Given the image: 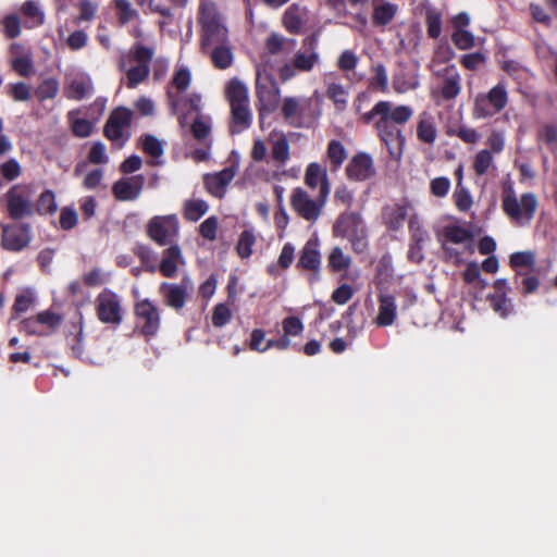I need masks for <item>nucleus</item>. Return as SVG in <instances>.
Here are the masks:
<instances>
[{
    "mask_svg": "<svg viewBox=\"0 0 557 557\" xmlns=\"http://www.w3.org/2000/svg\"><path fill=\"white\" fill-rule=\"evenodd\" d=\"M454 199L458 210L463 212L469 211L473 205L470 191L463 187L461 183L457 184V187L454 191Z\"/></svg>",
    "mask_w": 557,
    "mask_h": 557,
    "instance_id": "obj_54",
    "label": "nucleus"
},
{
    "mask_svg": "<svg viewBox=\"0 0 557 557\" xmlns=\"http://www.w3.org/2000/svg\"><path fill=\"white\" fill-rule=\"evenodd\" d=\"M191 82L190 71L186 66L176 67L171 79V85L168 88V100L173 112H178L181 109L180 94L187 90Z\"/></svg>",
    "mask_w": 557,
    "mask_h": 557,
    "instance_id": "obj_18",
    "label": "nucleus"
},
{
    "mask_svg": "<svg viewBox=\"0 0 557 557\" xmlns=\"http://www.w3.org/2000/svg\"><path fill=\"white\" fill-rule=\"evenodd\" d=\"M87 161L91 164H107L109 162L106 147L101 141H95L91 144L87 154Z\"/></svg>",
    "mask_w": 557,
    "mask_h": 557,
    "instance_id": "obj_57",
    "label": "nucleus"
},
{
    "mask_svg": "<svg viewBox=\"0 0 557 557\" xmlns=\"http://www.w3.org/2000/svg\"><path fill=\"white\" fill-rule=\"evenodd\" d=\"M358 57L351 50H344L337 59V67L343 72L354 71L358 65Z\"/></svg>",
    "mask_w": 557,
    "mask_h": 557,
    "instance_id": "obj_61",
    "label": "nucleus"
},
{
    "mask_svg": "<svg viewBox=\"0 0 557 557\" xmlns=\"http://www.w3.org/2000/svg\"><path fill=\"white\" fill-rule=\"evenodd\" d=\"M133 112L126 107L114 109L104 125V135L117 147H123L131 137Z\"/></svg>",
    "mask_w": 557,
    "mask_h": 557,
    "instance_id": "obj_11",
    "label": "nucleus"
},
{
    "mask_svg": "<svg viewBox=\"0 0 557 557\" xmlns=\"http://www.w3.org/2000/svg\"><path fill=\"white\" fill-rule=\"evenodd\" d=\"M205 53L209 54L214 66L220 70H225L233 64V52L225 44L213 45Z\"/></svg>",
    "mask_w": 557,
    "mask_h": 557,
    "instance_id": "obj_36",
    "label": "nucleus"
},
{
    "mask_svg": "<svg viewBox=\"0 0 557 557\" xmlns=\"http://www.w3.org/2000/svg\"><path fill=\"white\" fill-rule=\"evenodd\" d=\"M455 58V51L446 44L441 42L435 47L432 60L428 64V69L433 75L441 74L450 66V61Z\"/></svg>",
    "mask_w": 557,
    "mask_h": 557,
    "instance_id": "obj_27",
    "label": "nucleus"
},
{
    "mask_svg": "<svg viewBox=\"0 0 557 557\" xmlns=\"http://www.w3.org/2000/svg\"><path fill=\"white\" fill-rule=\"evenodd\" d=\"M425 22L429 36L432 38H437L442 33L441 12L433 8H429L426 10Z\"/></svg>",
    "mask_w": 557,
    "mask_h": 557,
    "instance_id": "obj_51",
    "label": "nucleus"
},
{
    "mask_svg": "<svg viewBox=\"0 0 557 557\" xmlns=\"http://www.w3.org/2000/svg\"><path fill=\"white\" fill-rule=\"evenodd\" d=\"M438 79L431 87V96L436 103L456 99L461 91V77L455 64H450L446 72L433 75Z\"/></svg>",
    "mask_w": 557,
    "mask_h": 557,
    "instance_id": "obj_14",
    "label": "nucleus"
},
{
    "mask_svg": "<svg viewBox=\"0 0 557 557\" xmlns=\"http://www.w3.org/2000/svg\"><path fill=\"white\" fill-rule=\"evenodd\" d=\"M333 235L347 239L357 253L368 248L367 226L360 213L346 211L339 214L333 225Z\"/></svg>",
    "mask_w": 557,
    "mask_h": 557,
    "instance_id": "obj_7",
    "label": "nucleus"
},
{
    "mask_svg": "<svg viewBox=\"0 0 557 557\" xmlns=\"http://www.w3.org/2000/svg\"><path fill=\"white\" fill-rule=\"evenodd\" d=\"M249 347L251 350L258 352H265L270 349V347H268V341H265V332L263 330L255 329L251 332Z\"/></svg>",
    "mask_w": 557,
    "mask_h": 557,
    "instance_id": "obj_62",
    "label": "nucleus"
},
{
    "mask_svg": "<svg viewBox=\"0 0 557 557\" xmlns=\"http://www.w3.org/2000/svg\"><path fill=\"white\" fill-rule=\"evenodd\" d=\"M509 264L518 274H521L522 269L533 271L535 265V256L532 251L515 252L510 256Z\"/></svg>",
    "mask_w": 557,
    "mask_h": 557,
    "instance_id": "obj_43",
    "label": "nucleus"
},
{
    "mask_svg": "<svg viewBox=\"0 0 557 557\" xmlns=\"http://www.w3.org/2000/svg\"><path fill=\"white\" fill-rule=\"evenodd\" d=\"M297 41L293 38H286L277 34L269 36L265 47L269 53L277 54L283 51H292L296 47Z\"/></svg>",
    "mask_w": 557,
    "mask_h": 557,
    "instance_id": "obj_41",
    "label": "nucleus"
},
{
    "mask_svg": "<svg viewBox=\"0 0 557 557\" xmlns=\"http://www.w3.org/2000/svg\"><path fill=\"white\" fill-rule=\"evenodd\" d=\"M114 9L116 10L117 20L122 25L138 20L139 13L133 8L128 0H114Z\"/></svg>",
    "mask_w": 557,
    "mask_h": 557,
    "instance_id": "obj_45",
    "label": "nucleus"
},
{
    "mask_svg": "<svg viewBox=\"0 0 557 557\" xmlns=\"http://www.w3.org/2000/svg\"><path fill=\"white\" fill-rule=\"evenodd\" d=\"M444 249L450 256H455V262L458 263L460 261L459 252L456 251L451 245H461L465 250L472 251V235L471 233L461 226L450 225L445 227L444 231Z\"/></svg>",
    "mask_w": 557,
    "mask_h": 557,
    "instance_id": "obj_17",
    "label": "nucleus"
},
{
    "mask_svg": "<svg viewBox=\"0 0 557 557\" xmlns=\"http://www.w3.org/2000/svg\"><path fill=\"white\" fill-rule=\"evenodd\" d=\"M271 158L274 163L285 165L290 159V146L287 135L282 131H273L270 135Z\"/></svg>",
    "mask_w": 557,
    "mask_h": 557,
    "instance_id": "obj_25",
    "label": "nucleus"
},
{
    "mask_svg": "<svg viewBox=\"0 0 557 557\" xmlns=\"http://www.w3.org/2000/svg\"><path fill=\"white\" fill-rule=\"evenodd\" d=\"M95 310L98 320L104 324L117 326L123 321L122 298L111 289L104 288L97 295Z\"/></svg>",
    "mask_w": 557,
    "mask_h": 557,
    "instance_id": "obj_9",
    "label": "nucleus"
},
{
    "mask_svg": "<svg viewBox=\"0 0 557 557\" xmlns=\"http://www.w3.org/2000/svg\"><path fill=\"white\" fill-rule=\"evenodd\" d=\"M3 32L9 38H16L21 34V21L15 14L8 15L3 18Z\"/></svg>",
    "mask_w": 557,
    "mask_h": 557,
    "instance_id": "obj_64",
    "label": "nucleus"
},
{
    "mask_svg": "<svg viewBox=\"0 0 557 557\" xmlns=\"http://www.w3.org/2000/svg\"><path fill=\"white\" fill-rule=\"evenodd\" d=\"M199 22L202 28L201 50L207 52L213 45L225 44L227 40V28L219 13L214 2L203 0L199 8Z\"/></svg>",
    "mask_w": 557,
    "mask_h": 557,
    "instance_id": "obj_6",
    "label": "nucleus"
},
{
    "mask_svg": "<svg viewBox=\"0 0 557 557\" xmlns=\"http://www.w3.org/2000/svg\"><path fill=\"white\" fill-rule=\"evenodd\" d=\"M20 13L24 17L26 28H37L45 23L46 14L39 2L27 0L20 7Z\"/></svg>",
    "mask_w": 557,
    "mask_h": 557,
    "instance_id": "obj_28",
    "label": "nucleus"
},
{
    "mask_svg": "<svg viewBox=\"0 0 557 557\" xmlns=\"http://www.w3.org/2000/svg\"><path fill=\"white\" fill-rule=\"evenodd\" d=\"M396 14V7L384 0H373V22L377 25L388 24Z\"/></svg>",
    "mask_w": 557,
    "mask_h": 557,
    "instance_id": "obj_39",
    "label": "nucleus"
},
{
    "mask_svg": "<svg viewBox=\"0 0 557 557\" xmlns=\"http://www.w3.org/2000/svg\"><path fill=\"white\" fill-rule=\"evenodd\" d=\"M231 107L232 114V133H240L248 128L252 121V114L249 102L233 104Z\"/></svg>",
    "mask_w": 557,
    "mask_h": 557,
    "instance_id": "obj_31",
    "label": "nucleus"
},
{
    "mask_svg": "<svg viewBox=\"0 0 557 557\" xmlns=\"http://www.w3.org/2000/svg\"><path fill=\"white\" fill-rule=\"evenodd\" d=\"M327 198H323L319 194L311 197L308 191L301 187H296L290 194L292 209L304 220L314 223L320 218Z\"/></svg>",
    "mask_w": 557,
    "mask_h": 557,
    "instance_id": "obj_10",
    "label": "nucleus"
},
{
    "mask_svg": "<svg viewBox=\"0 0 557 557\" xmlns=\"http://www.w3.org/2000/svg\"><path fill=\"white\" fill-rule=\"evenodd\" d=\"M83 314L77 313L74 321L67 325L66 339L73 354L79 357L83 352Z\"/></svg>",
    "mask_w": 557,
    "mask_h": 557,
    "instance_id": "obj_34",
    "label": "nucleus"
},
{
    "mask_svg": "<svg viewBox=\"0 0 557 557\" xmlns=\"http://www.w3.org/2000/svg\"><path fill=\"white\" fill-rule=\"evenodd\" d=\"M91 94L92 82L90 77L85 74L73 76L64 88V95L69 99L82 100Z\"/></svg>",
    "mask_w": 557,
    "mask_h": 557,
    "instance_id": "obj_26",
    "label": "nucleus"
},
{
    "mask_svg": "<svg viewBox=\"0 0 557 557\" xmlns=\"http://www.w3.org/2000/svg\"><path fill=\"white\" fill-rule=\"evenodd\" d=\"M190 131L193 136L201 141L206 140L210 134L211 131V120L209 116L205 115H197L193 120V123L190 125Z\"/></svg>",
    "mask_w": 557,
    "mask_h": 557,
    "instance_id": "obj_49",
    "label": "nucleus"
},
{
    "mask_svg": "<svg viewBox=\"0 0 557 557\" xmlns=\"http://www.w3.org/2000/svg\"><path fill=\"white\" fill-rule=\"evenodd\" d=\"M146 231L148 237L160 246L171 244L180 234V222L176 214L156 215L151 218Z\"/></svg>",
    "mask_w": 557,
    "mask_h": 557,
    "instance_id": "obj_13",
    "label": "nucleus"
},
{
    "mask_svg": "<svg viewBox=\"0 0 557 557\" xmlns=\"http://www.w3.org/2000/svg\"><path fill=\"white\" fill-rule=\"evenodd\" d=\"M131 55L137 64L129 69H126L125 58L122 57L119 63V67L121 71H126L127 87L135 88L138 84L144 82L149 75V64L153 57V49L141 45H136L131 50Z\"/></svg>",
    "mask_w": 557,
    "mask_h": 557,
    "instance_id": "obj_8",
    "label": "nucleus"
},
{
    "mask_svg": "<svg viewBox=\"0 0 557 557\" xmlns=\"http://www.w3.org/2000/svg\"><path fill=\"white\" fill-rule=\"evenodd\" d=\"M327 159L334 171L338 170L347 158L344 145L338 140H331L326 150Z\"/></svg>",
    "mask_w": 557,
    "mask_h": 557,
    "instance_id": "obj_44",
    "label": "nucleus"
},
{
    "mask_svg": "<svg viewBox=\"0 0 557 557\" xmlns=\"http://www.w3.org/2000/svg\"><path fill=\"white\" fill-rule=\"evenodd\" d=\"M79 14L74 18V23L79 25L83 22H91L98 11V3L90 0H82L78 3Z\"/></svg>",
    "mask_w": 557,
    "mask_h": 557,
    "instance_id": "obj_52",
    "label": "nucleus"
},
{
    "mask_svg": "<svg viewBox=\"0 0 557 557\" xmlns=\"http://www.w3.org/2000/svg\"><path fill=\"white\" fill-rule=\"evenodd\" d=\"M412 114L413 110L408 106H398L391 101H379L369 112L362 115V121L364 123H373L391 157L399 159L403 153L405 139L397 126L408 122Z\"/></svg>",
    "mask_w": 557,
    "mask_h": 557,
    "instance_id": "obj_1",
    "label": "nucleus"
},
{
    "mask_svg": "<svg viewBox=\"0 0 557 557\" xmlns=\"http://www.w3.org/2000/svg\"><path fill=\"white\" fill-rule=\"evenodd\" d=\"M11 66L21 76L28 77L33 75V54L21 59H11Z\"/></svg>",
    "mask_w": 557,
    "mask_h": 557,
    "instance_id": "obj_60",
    "label": "nucleus"
},
{
    "mask_svg": "<svg viewBox=\"0 0 557 557\" xmlns=\"http://www.w3.org/2000/svg\"><path fill=\"white\" fill-rule=\"evenodd\" d=\"M305 184L311 189L319 187V195L329 198L331 193V184L327 176L326 168L317 162L308 164L305 172Z\"/></svg>",
    "mask_w": 557,
    "mask_h": 557,
    "instance_id": "obj_21",
    "label": "nucleus"
},
{
    "mask_svg": "<svg viewBox=\"0 0 557 557\" xmlns=\"http://www.w3.org/2000/svg\"><path fill=\"white\" fill-rule=\"evenodd\" d=\"M493 153L487 149L480 150L473 160V170L476 175H485L491 169H494Z\"/></svg>",
    "mask_w": 557,
    "mask_h": 557,
    "instance_id": "obj_47",
    "label": "nucleus"
},
{
    "mask_svg": "<svg viewBox=\"0 0 557 557\" xmlns=\"http://www.w3.org/2000/svg\"><path fill=\"white\" fill-rule=\"evenodd\" d=\"M57 209L55 194L50 189L42 191L35 205V212L50 214L54 213Z\"/></svg>",
    "mask_w": 557,
    "mask_h": 557,
    "instance_id": "obj_48",
    "label": "nucleus"
},
{
    "mask_svg": "<svg viewBox=\"0 0 557 557\" xmlns=\"http://www.w3.org/2000/svg\"><path fill=\"white\" fill-rule=\"evenodd\" d=\"M327 264L333 272L346 271L351 264V258L341 247H334L329 255Z\"/></svg>",
    "mask_w": 557,
    "mask_h": 557,
    "instance_id": "obj_42",
    "label": "nucleus"
},
{
    "mask_svg": "<svg viewBox=\"0 0 557 557\" xmlns=\"http://www.w3.org/2000/svg\"><path fill=\"white\" fill-rule=\"evenodd\" d=\"M145 177L134 175L116 181L112 186V194L120 201L136 200L144 188Z\"/></svg>",
    "mask_w": 557,
    "mask_h": 557,
    "instance_id": "obj_19",
    "label": "nucleus"
},
{
    "mask_svg": "<svg viewBox=\"0 0 557 557\" xmlns=\"http://www.w3.org/2000/svg\"><path fill=\"white\" fill-rule=\"evenodd\" d=\"M462 280L470 286L475 298L482 294L487 286V281L481 276V270L476 262H469L462 273Z\"/></svg>",
    "mask_w": 557,
    "mask_h": 557,
    "instance_id": "obj_32",
    "label": "nucleus"
},
{
    "mask_svg": "<svg viewBox=\"0 0 557 557\" xmlns=\"http://www.w3.org/2000/svg\"><path fill=\"white\" fill-rule=\"evenodd\" d=\"M78 111H70L67 117L72 125V131L77 137H88L94 131V123L77 116Z\"/></svg>",
    "mask_w": 557,
    "mask_h": 557,
    "instance_id": "obj_46",
    "label": "nucleus"
},
{
    "mask_svg": "<svg viewBox=\"0 0 557 557\" xmlns=\"http://www.w3.org/2000/svg\"><path fill=\"white\" fill-rule=\"evenodd\" d=\"M59 82L49 77L44 79L36 89V96L39 100L52 99L58 95Z\"/></svg>",
    "mask_w": 557,
    "mask_h": 557,
    "instance_id": "obj_53",
    "label": "nucleus"
},
{
    "mask_svg": "<svg viewBox=\"0 0 557 557\" xmlns=\"http://www.w3.org/2000/svg\"><path fill=\"white\" fill-rule=\"evenodd\" d=\"M185 265V259L182 249L178 245L174 244L168 247L162 252V258L159 264L160 273L165 277L176 276L178 270Z\"/></svg>",
    "mask_w": 557,
    "mask_h": 557,
    "instance_id": "obj_24",
    "label": "nucleus"
},
{
    "mask_svg": "<svg viewBox=\"0 0 557 557\" xmlns=\"http://www.w3.org/2000/svg\"><path fill=\"white\" fill-rule=\"evenodd\" d=\"M451 40L460 50H468L474 47L475 38L473 34L467 29H457L451 34Z\"/></svg>",
    "mask_w": 557,
    "mask_h": 557,
    "instance_id": "obj_55",
    "label": "nucleus"
},
{
    "mask_svg": "<svg viewBox=\"0 0 557 557\" xmlns=\"http://www.w3.org/2000/svg\"><path fill=\"white\" fill-rule=\"evenodd\" d=\"M35 193L32 184H14L0 197V205L12 220L29 218L35 213Z\"/></svg>",
    "mask_w": 557,
    "mask_h": 557,
    "instance_id": "obj_5",
    "label": "nucleus"
},
{
    "mask_svg": "<svg viewBox=\"0 0 557 557\" xmlns=\"http://www.w3.org/2000/svg\"><path fill=\"white\" fill-rule=\"evenodd\" d=\"M539 139L545 144L548 150L557 152V127L545 125L539 132Z\"/></svg>",
    "mask_w": 557,
    "mask_h": 557,
    "instance_id": "obj_56",
    "label": "nucleus"
},
{
    "mask_svg": "<svg viewBox=\"0 0 557 557\" xmlns=\"http://www.w3.org/2000/svg\"><path fill=\"white\" fill-rule=\"evenodd\" d=\"M537 205V198L533 193H525L518 197L512 183H504L502 209L515 224L520 226L528 225L535 214Z\"/></svg>",
    "mask_w": 557,
    "mask_h": 557,
    "instance_id": "obj_3",
    "label": "nucleus"
},
{
    "mask_svg": "<svg viewBox=\"0 0 557 557\" xmlns=\"http://www.w3.org/2000/svg\"><path fill=\"white\" fill-rule=\"evenodd\" d=\"M373 174V161L369 154L363 152L355 154L346 166V175L351 181H366Z\"/></svg>",
    "mask_w": 557,
    "mask_h": 557,
    "instance_id": "obj_23",
    "label": "nucleus"
},
{
    "mask_svg": "<svg viewBox=\"0 0 557 557\" xmlns=\"http://www.w3.org/2000/svg\"><path fill=\"white\" fill-rule=\"evenodd\" d=\"M232 311L225 304H218L212 312V324L215 327H222L231 321Z\"/></svg>",
    "mask_w": 557,
    "mask_h": 557,
    "instance_id": "obj_59",
    "label": "nucleus"
},
{
    "mask_svg": "<svg viewBox=\"0 0 557 557\" xmlns=\"http://www.w3.org/2000/svg\"><path fill=\"white\" fill-rule=\"evenodd\" d=\"M137 325L146 336L154 335L160 327V314L158 308L148 299L141 300L135 306Z\"/></svg>",
    "mask_w": 557,
    "mask_h": 557,
    "instance_id": "obj_16",
    "label": "nucleus"
},
{
    "mask_svg": "<svg viewBox=\"0 0 557 557\" xmlns=\"http://www.w3.org/2000/svg\"><path fill=\"white\" fill-rule=\"evenodd\" d=\"M321 265V256L315 242L309 240L302 247L298 267L313 272H319Z\"/></svg>",
    "mask_w": 557,
    "mask_h": 557,
    "instance_id": "obj_33",
    "label": "nucleus"
},
{
    "mask_svg": "<svg viewBox=\"0 0 557 557\" xmlns=\"http://www.w3.org/2000/svg\"><path fill=\"white\" fill-rule=\"evenodd\" d=\"M306 13L307 10L298 3L289 5L282 17V22L286 30L290 34H298L302 28Z\"/></svg>",
    "mask_w": 557,
    "mask_h": 557,
    "instance_id": "obj_30",
    "label": "nucleus"
},
{
    "mask_svg": "<svg viewBox=\"0 0 557 557\" xmlns=\"http://www.w3.org/2000/svg\"><path fill=\"white\" fill-rule=\"evenodd\" d=\"M209 210V205L206 200L193 198L187 199L184 202L183 207V215L186 220L190 222L198 221L201 216H203Z\"/></svg>",
    "mask_w": 557,
    "mask_h": 557,
    "instance_id": "obj_40",
    "label": "nucleus"
},
{
    "mask_svg": "<svg viewBox=\"0 0 557 557\" xmlns=\"http://www.w3.org/2000/svg\"><path fill=\"white\" fill-rule=\"evenodd\" d=\"M408 215L406 203H394L386 206L383 211L384 223L391 230H398L403 226Z\"/></svg>",
    "mask_w": 557,
    "mask_h": 557,
    "instance_id": "obj_35",
    "label": "nucleus"
},
{
    "mask_svg": "<svg viewBox=\"0 0 557 557\" xmlns=\"http://www.w3.org/2000/svg\"><path fill=\"white\" fill-rule=\"evenodd\" d=\"M191 288L193 285L189 278H184L181 284L162 283L160 285V292L166 305L176 310L184 307Z\"/></svg>",
    "mask_w": 557,
    "mask_h": 557,
    "instance_id": "obj_20",
    "label": "nucleus"
},
{
    "mask_svg": "<svg viewBox=\"0 0 557 557\" xmlns=\"http://www.w3.org/2000/svg\"><path fill=\"white\" fill-rule=\"evenodd\" d=\"M256 244V235L253 231L245 230L239 235L238 242H237V252L240 256V258H248L252 253V247Z\"/></svg>",
    "mask_w": 557,
    "mask_h": 557,
    "instance_id": "obj_50",
    "label": "nucleus"
},
{
    "mask_svg": "<svg viewBox=\"0 0 557 557\" xmlns=\"http://www.w3.org/2000/svg\"><path fill=\"white\" fill-rule=\"evenodd\" d=\"M326 97L334 103L337 111H344L348 104L349 92L339 83H329L325 90Z\"/></svg>",
    "mask_w": 557,
    "mask_h": 557,
    "instance_id": "obj_38",
    "label": "nucleus"
},
{
    "mask_svg": "<svg viewBox=\"0 0 557 557\" xmlns=\"http://www.w3.org/2000/svg\"><path fill=\"white\" fill-rule=\"evenodd\" d=\"M143 150L152 158H160L163 154L162 143L152 135H146L141 139Z\"/></svg>",
    "mask_w": 557,
    "mask_h": 557,
    "instance_id": "obj_58",
    "label": "nucleus"
},
{
    "mask_svg": "<svg viewBox=\"0 0 557 557\" xmlns=\"http://www.w3.org/2000/svg\"><path fill=\"white\" fill-rule=\"evenodd\" d=\"M0 245L4 250L17 252L32 242V227L27 223L0 224Z\"/></svg>",
    "mask_w": 557,
    "mask_h": 557,
    "instance_id": "obj_15",
    "label": "nucleus"
},
{
    "mask_svg": "<svg viewBox=\"0 0 557 557\" xmlns=\"http://www.w3.org/2000/svg\"><path fill=\"white\" fill-rule=\"evenodd\" d=\"M236 175L234 168H225L213 174H206L203 183L207 191L216 198H223L227 186Z\"/></svg>",
    "mask_w": 557,
    "mask_h": 557,
    "instance_id": "obj_22",
    "label": "nucleus"
},
{
    "mask_svg": "<svg viewBox=\"0 0 557 557\" xmlns=\"http://www.w3.org/2000/svg\"><path fill=\"white\" fill-rule=\"evenodd\" d=\"M281 114L292 127H311L322 114L321 99L317 92L311 97H285L281 103Z\"/></svg>",
    "mask_w": 557,
    "mask_h": 557,
    "instance_id": "obj_2",
    "label": "nucleus"
},
{
    "mask_svg": "<svg viewBox=\"0 0 557 557\" xmlns=\"http://www.w3.org/2000/svg\"><path fill=\"white\" fill-rule=\"evenodd\" d=\"M508 102V94L503 83L494 86L488 92L480 94L474 99L473 116L485 119L500 112Z\"/></svg>",
    "mask_w": 557,
    "mask_h": 557,
    "instance_id": "obj_12",
    "label": "nucleus"
},
{
    "mask_svg": "<svg viewBox=\"0 0 557 557\" xmlns=\"http://www.w3.org/2000/svg\"><path fill=\"white\" fill-rule=\"evenodd\" d=\"M397 315V306L395 298L391 295H381L379 297V311L375 323L379 326H389L394 323Z\"/></svg>",
    "mask_w": 557,
    "mask_h": 557,
    "instance_id": "obj_29",
    "label": "nucleus"
},
{
    "mask_svg": "<svg viewBox=\"0 0 557 557\" xmlns=\"http://www.w3.org/2000/svg\"><path fill=\"white\" fill-rule=\"evenodd\" d=\"M321 63V55L315 36L302 40L301 47L294 53L290 62L278 67L277 74L282 82H288L298 73H310Z\"/></svg>",
    "mask_w": 557,
    "mask_h": 557,
    "instance_id": "obj_4",
    "label": "nucleus"
},
{
    "mask_svg": "<svg viewBox=\"0 0 557 557\" xmlns=\"http://www.w3.org/2000/svg\"><path fill=\"white\" fill-rule=\"evenodd\" d=\"M230 106L249 102L248 88L238 78H232L225 86Z\"/></svg>",
    "mask_w": 557,
    "mask_h": 557,
    "instance_id": "obj_37",
    "label": "nucleus"
},
{
    "mask_svg": "<svg viewBox=\"0 0 557 557\" xmlns=\"http://www.w3.org/2000/svg\"><path fill=\"white\" fill-rule=\"evenodd\" d=\"M218 226L216 216H209L199 225V233L203 238L212 242L216 238Z\"/></svg>",
    "mask_w": 557,
    "mask_h": 557,
    "instance_id": "obj_63",
    "label": "nucleus"
}]
</instances>
